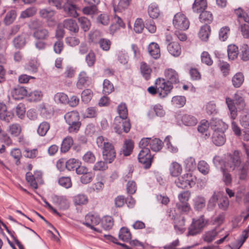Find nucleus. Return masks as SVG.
<instances>
[{"instance_id":"nucleus-1","label":"nucleus","mask_w":249,"mask_h":249,"mask_svg":"<svg viewBox=\"0 0 249 249\" xmlns=\"http://www.w3.org/2000/svg\"><path fill=\"white\" fill-rule=\"evenodd\" d=\"M240 164V153L238 151L235 150L233 154L228 158L225 163V167L227 170H233L236 168L240 179H245L248 176L249 161H247L241 165Z\"/></svg>"},{"instance_id":"nucleus-2","label":"nucleus","mask_w":249,"mask_h":249,"mask_svg":"<svg viewBox=\"0 0 249 249\" xmlns=\"http://www.w3.org/2000/svg\"><path fill=\"white\" fill-rule=\"evenodd\" d=\"M155 84L157 88L151 86L148 88V91L152 95L158 93L161 98L165 97L173 89V86L166 83L165 80L163 78H159L156 81Z\"/></svg>"},{"instance_id":"nucleus-3","label":"nucleus","mask_w":249,"mask_h":249,"mask_svg":"<svg viewBox=\"0 0 249 249\" xmlns=\"http://www.w3.org/2000/svg\"><path fill=\"white\" fill-rule=\"evenodd\" d=\"M226 102L230 111L231 118L232 120L235 119L237 116V110L235 105L239 109H242L245 106V102L243 98L239 94L236 93L233 99L227 97Z\"/></svg>"},{"instance_id":"nucleus-4","label":"nucleus","mask_w":249,"mask_h":249,"mask_svg":"<svg viewBox=\"0 0 249 249\" xmlns=\"http://www.w3.org/2000/svg\"><path fill=\"white\" fill-rule=\"evenodd\" d=\"M207 224L204 216L201 215L197 219H193L192 224L188 228L187 236H195L200 233Z\"/></svg>"},{"instance_id":"nucleus-5","label":"nucleus","mask_w":249,"mask_h":249,"mask_svg":"<svg viewBox=\"0 0 249 249\" xmlns=\"http://www.w3.org/2000/svg\"><path fill=\"white\" fill-rule=\"evenodd\" d=\"M196 178L191 174L187 173L178 177L175 183L177 186L181 189L191 188L196 184Z\"/></svg>"},{"instance_id":"nucleus-6","label":"nucleus","mask_w":249,"mask_h":249,"mask_svg":"<svg viewBox=\"0 0 249 249\" xmlns=\"http://www.w3.org/2000/svg\"><path fill=\"white\" fill-rule=\"evenodd\" d=\"M175 27L180 30H187L190 25V22L186 16L180 13L176 14L173 21Z\"/></svg>"},{"instance_id":"nucleus-7","label":"nucleus","mask_w":249,"mask_h":249,"mask_svg":"<svg viewBox=\"0 0 249 249\" xmlns=\"http://www.w3.org/2000/svg\"><path fill=\"white\" fill-rule=\"evenodd\" d=\"M114 128L116 133L121 134L122 132L128 133L131 128L129 120L120 119V118L115 117L114 122Z\"/></svg>"},{"instance_id":"nucleus-8","label":"nucleus","mask_w":249,"mask_h":249,"mask_svg":"<svg viewBox=\"0 0 249 249\" xmlns=\"http://www.w3.org/2000/svg\"><path fill=\"white\" fill-rule=\"evenodd\" d=\"M103 157L106 162L112 163L116 157V152L113 144L110 142L107 143L103 147Z\"/></svg>"},{"instance_id":"nucleus-9","label":"nucleus","mask_w":249,"mask_h":249,"mask_svg":"<svg viewBox=\"0 0 249 249\" xmlns=\"http://www.w3.org/2000/svg\"><path fill=\"white\" fill-rule=\"evenodd\" d=\"M100 222V218L98 215L88 214L86 215L85 221L83 224L97 232H101L98 229L94 227L96 225L99 224Z\"/></svg>"},{"instance_id":"nucleus-10","label":"nucleus","mask_w":249,"mask_h":249,"mask_svg":"<svg viewBox=\"0 0 249 249\" xmlns=\"http://www.w3.org/2000/svg\"><path fill=\"white\" fill-rule=\"evenodd\" d=\"M164 75L167 80L166 83L172 86L179 82V78L178 73L174 69H167L164 71Z\"/></svg>"},{"instance_id":"nucleus-11","label":"nucleus","mask_w":249,"mask_h":249,"mask_svg":"<svg viewBox=\"0 0 249 249\" xmlns=\"http://www.w3.org/2000/svg\"><path fill=\"white\" fill-rule=\"evenodd\" d=\"M210 124L213 132H225L228 128V125L224 122L217 118H213Z\"/></svg>"},{"instance_id":"nucleus-12","label":"nucleus","mask_w":249,"mask_h":249,"mask_svg":"<svg viewBox=\"0 0 249 249\" xmlns=\"http://www.w3.org/2000/svg\"><path fill=\"white\" fill-rule=\"evenodd\" d=\"M14 116L13 113L7 111L6 106L3 103H0V120L8 123L12 120Z\"/></svg>"},{"instance_id":"nucleus-13","label":"nucleus","mask_w":249,"mask_h":249,"mask_svg":"<svg viewBox=\"0 0 249 249\" xmlns=\"http://www.w3.org/2000/svg\"><path fill=\"white\" fill-rule=\"evenodd\" d=\"M62 8L68 16L74 18L78 16L76 5L70 2L69 0L65 1Z\"/></svg>"},{"instance_id":"nucleus-14","label":"nucleus","mask_w":249,"mask_h":249,"mask_svg":"<svg viewBox=\"0 0 249 249\" xmlns=\"http://www.w3.org/2000/svg\"><path fill=\"white\" fill-rule=\"evenodd\" d=\"M36 30L33 33V36L36 40H47L50 36L49 31L43 28L36 27Z\"/></svg>"},{"instance_id":"nucleus-15","label":"nucleus","mask_w":249,"mask_h":249,"mask_svg":"<svg viewBox=\"0 0 249 249\" xmlns=\"http://www.w3.org/2000/svg\"><path fill=\"white\" fill-rule=\"evenodd\" d=\"M212 139L213 143L216 146H221L223 145L226 142L224 132H213Z\"/></svg>"},{"instance_id":"nucleus-16","label":"nucleus","mask_w":249,"mask_h":249,"mask_svg":"<svg viewBox=\"0 0 249 249\" xmlns=\"http://www.w3.org/2000/svg\"><path fill=\"white\" fill-rule=\"evenodd\" d=\"M89 81V78L85 71H81L78 77L76 86L79 89H82Z\"/></svg>"},{"instance_id":"nucleus-17","label":"nucleus","mask_w":249,"mask_h":249,"mask_svg":"<svg viewBox=\"0 0 249 249\" xmlns=\"http://www.w3.org/2000/svg\"><path fill=\"white\" fill-rule=\"evenodd\" d=\"M193 201L194 209L196 211H201L206 206V199L202 196H196Z\"/></svg>"},{"instance_id":"nucleus-18","label":"nucleus","mask_w":249,"mask_h":249,"mask_svg":"<svg viewBox=\"0 0 249 249\" xmlns=\"http://www.w3.org/2000/svg\"><path fill=\"white\" fill-rule=\"evenodd\" d=\"M26 89L23 87L18 86L12 91V95L15 100H20L27 94Z\"/></svg>"},{"instance_id":"nucleus-19","label":"nucleus","mask_w":249,"mask_h":249,"mask_svg":"<svg viewBox=\"0 0 249 249\" xmlns=\"http://www.w3.org/2000/svg\"><path fill=\"white\" fill-rule=\"evenodd\" d=\"M148 51L150 55L155 59L159 58L160 56V47L156 43H151L148 46Z\"/></svg>"},{"instance_id":"nucleus-20","label":"nucleus","mask_w":249,"mask_h":249,"mask_svg":"<svg viewBox=\"0 0 249 249\" xmlns=\"http://www.w3.org/2000/svg\"><path fill=\"white\" fill-rule=\"evenodd\" d=\"M207 7L206 0H195L192 6L194 12L200 13Z\"/></svg>"},{"instance_id":"nucleus-21","label":"nucleus","mask_w":249,"mask_h":249,"mask_svg":"<svg viewBox=\"0 0 249 249\" xmlns=\"http://www.w3.org/2000/svg\"><path fill=\"white\" fill-rule=\"evenodd\" d=\"M175 220V229L179 233H183L186 230V228L185 227V218L183 216H180L179 217Z\"/></svg>"},{"instance_id":"nucleus-22","label":"nucleus","mask_w":249,"mask_h":249,"mask_svg":"<svg viewBox=\"0 0 249 249\" xmlns=\"http://www.w3.org/2000/svg\"><path fill=\"white\" fill-rule=\"evenodd\" d=\"M63 26L74 33H77L79 31V27L76 21L72 19H67L64 20Z\"/></svg>"},{"instance_id":"nucleus-23","label":"nucleus","mask_w":249,"mask_h":249,"mask_svg":"<svg viewBox=\"0 0 249 249\" xmlns=\"http://www.w3.org/2000/svg\"><path fill=\"white\" fill-rule=\"evenodd\" d=\"M167 49L169 53L174 56H178L181 53V47L178 42H173L168 44Z\"/></svg>"},{"instance_id":"nucleus-24","label":"nucleus","mask_w":249,"mask_h":249,"mask_svg":"<svg viewBox=\"0 0 249 249\" xmlns=\"http://www.w3.org/2000/svg\"><path fill=\"white\" fill-rule=\"evenodd\" d=\"M54 201L57 204L60 209L66 210L70 206V202L66 196H54Z\"/></svg>"},{"instance_id":"nucleus-25","label":"nucleus","mask_w":249,"mask_h":249,"mask_svg":"<svg viewBox=\"0 0 249 249\" xmlns=\"http://www.w3.org/2000/svg\"><path fill=\"white\" fill-rule=\"evenodd\" d=\"M140 70L141 74L146 80L150 79L152 69L145 62H142L140 65Z\"/></svg>"},{"instance_id":"nucleus-26","label":"nucleus","mask_w":249,"mask_h":249,"mask_svg":"<svg viewBox=\"0 0 249 249\" xmlns=\"http://www.w3.org/2000/svg\"><path fill=\"white\" fill-rule=\"evenodd\" d=\"M169 171L172 177H178L182 172V167L178 163L173 162L170 166Z\"/></svg>"},{"instance_id":"nucleus-27","label":"nucleus","mask_w":249,"mask_h":249,"mask_svg":"<svg viewBox=\"0 0 249 249\" xmlns=\"http://www.w3.org/2000/svg\"><path fill=\"white\" fill-rule=\"evenodd\" d=\"M73 143L72 138L70 136L66 137L62 141L61 143L60 150L62 153L68 152Z\"/></svg>"},{"instance_id":"nucleus-28","label":"nucleus","mask_w":249,"mask_h":249,"mask_svg":"<svg viewBox=\"0 0 249 249\" xmlns=\"http://www.w3.org/2000/svg\"><path fill=\"white\" fill-rule=\"evenodd\" d=\"M211 32L210 26L207 24L202 26L199 33V38L202 40L206 41L210 36Z\"/></svg>"},{"instance_id":"nucleus-29","label":"nucleus","mask_w":249,"mask_h":249,"mask_svg":"<svg viewBox=\"0 0 249 249\" xmlns=\"http://www.w3.org/2000/svg\"><path fill=\"white\" fill-rule=\"evenodd\" d=\"M55 103L66 105L68 102V96L64 92L56 93L53 97Z\"/></svg>"},{"instance_id":"nucleus-30","label":"nucleus","mask_w":249,"mask_h":249,"mask_svg":"<svg viewBox=\"0 0 249 249\" xmlns=\"http://www.w3.org/2000/svg\"><path fill=\"white\" fill-rule=\"evenodd\" d=\"M64 118L67 124L80 120V116L78 111H71L67 112L65 115Z\"/></svg>"},{"instance_id":"nucleus-31","label":"nucleus","mask_w":249,"mask_h":249,"mask_svg":"<svg viewBox=\"0 0 249 249\" xmlns=\"http://www.w3.org/2000/svg\"><path fill=\"white\" fill-rule=\"evenodd\" d=\"M228 54L229 59L234 60L239 53L238 48L235 45H229L228 47Z\"/></svg>"},{"instance_id":"nucleus-32","label":"nucleus","mask_w":249,"mask_h":249,"mask_svg":"<svg viewBox=\"0 0 249 249\" xmlns=\"http://www.w3.org/2000/svg\"><path fill=\"white\" fill-rule=\"evenodd\" d=\"M148 12L150 17L152 18H158L160 14L159 7L156 3H152L149 6Z\"/></svg>"},{"instance_id":"nucleus-33","label":"nucleus","mask_w":249,"mask_h":249,"mask_svg":"<svg viewBox=\"0 0 249 249\" xmlns=\"http://www.w3.org/2000/svg\"><path fill=\"white\" fill-rule=\"evenodd\" d=\"M119 237L120 239L124 242H128L131 238V234L129 229L125 227L122 228L119 232Z\"/></svg>"},{"instance_id":"nucleus-34","label":"nucleus","mask_w":249,"mask_h":249,"mask_svg":"<svg viewBox=\"0 0 249 249\" xmlns=\"http://www.w3.org/2000/svg\"><path fill=\"white\" fill-rule=\"evenodd\" d=\"M181 121L182 123L187 126H194L197 123V120L196 117L188 114L183 115L182 117Z\"/></svg>"},{"instance_id":"nucleus-35","label":"nucleus","mask_w":249,"mask_h":249,"mask_svg":"<svg viewBox=\"0 0 249 249\" xmlns=\"http://www.w3.org/2000/svg\"><path fill=\"white\" fill-rule=\"evenodd\" d=\"M134 147V143L132 140H126L125 141L123 148V154L125 156H127L130 155L132 152Z\"/></svg>"},{"instance_id":"nucleus-36","label":"nucleus","mask_w":249,"mask_h":249,"mask_svg":"<svg viewBox=\"0 0 249 249\" xmlns=\"http://www.w3.org/2000/svg\"><path fill=\"white\" fill-rule=\"evenodd\" d=\"M50 128V124L47 122H43L38 126L37 132L40 136H44Z\"/></svg>"},{"instance_id":"nucleus-37","label":"nucleus","mask_w":249,"mask_h":249,"mask_svg":"<svg viewBox=\"0 0 249 249\" xmlns=\"http://www.w3.org/2000/svg\"><path fill=\"white\" fill-rule=\"evenodd\" d=\"M117 111L119 115L118 118L120 119L125 120L128 115V111L126 105L124 103H121L119 105L117 108Z\"/></svg>"},{"instance_id":"nucleus-38","label":"nucleus","mask_w":249,"mask_h":249,"mask_svg":"<svg viewBox=\"0 0 249 249\" xmlns=\"http://www.w3.org/2000/svg\"><path fill=\"white\" fill-rule=\"evenodd\" d=\"M81 29L84 32H87L89 30L91 23L90 20L85 17H81L78 18Z\"/></svg>"},{"instance_id":"nucleus-39","label":"nucleus","mask_w":249,"mask_h":249,"mask_svg":"<svg viewBox=\"0 0 249 249\" xmlns=\"http://www.w3.org/2000/svg\"><path fill=\"white\" fill-rule=\"evenodd\" d=\"M73 201L76 205H85L88 202V198L85 195L78 194L74 196Z\"/></svg>"},{"instance_id":"nucleus-40","label":"nucleus","mask_w":249,"mask_h":249,"mask_svg":"<svg viewBox=\"0 0 249 249\" xmlns=\"http://www.w3.org/2000/svg\"><path fill=\"white\" fill-rule=\"evenodd\" d=\"M162 144L161 140L158 138H155L151 140L150 147L153 151L158 152L161 149Z\"/></svg>"},{"instance_id":"nucleus-41","label":"nucleus","mask_w":249,"mask_h":249,"mask_svg":"<svg viewBox=\"0 0 249 249\" xmlns=\"http://www.w3.org/2000/svg\"><path fill=\"white\" fill-rule=\"evenodd\" d=\"M244 80L243 74L241 72L237 73L232 77V84L234 87L239 88L243 84Z\"/></svg>"},{"instance_id":"nucleus-42","label":"nucleus","mask_w":249,"mask_h":249,"mask_svg":"<svg viewBox=\"0 0 249 249\" xmlns=\"http://www.w3.org/2000/svg\"><path fill=\"white\" fill-rule=\"evenodd\" d=\"M39 63L36 59H32L30 61L29 64L25 66V69L33 73L37 71Z\"/></svg>"},{"instance_id":"nucleus-43","label":"nucleus","mask_w":249,"mask_h":249,"mask_svg":"<svg viewBox=\"0 0 249 249\" xmlns=\"http://www.w3.org/2000/svg\"><path fill=\"white\" fill-rule=\"evenodd\" d=\"M199 19L201 22L210 23L213 20V14L210 12L204 10L200 13Z\"/></svg>"},{"instance_id":"nucleus-44","label":"nucleus","mask_w":249,"mask_h":249,"mask_svg":"<svg viewBox=\"0 0 249 249\" xmlns=\"http://www.w3.org/2000/svg\"><path fill=\"white\" fill-rule=\"evenodd\" d=\"M218 200V195L214 192L208 201L207 206V209L208 211H212L214 209Z\"/></svg>"},{"instance_id":"nucleus-45","label":"nucleus","mask_w":249,"mask_h":249,"mask_svg":"<svg viewBox=\"0 0 249 249\" xmlns=\"http://www.w3.org/2000/svg\"><path fill=\"white\" fill-rule=\"evenodd\" d=\"M67 124L69 125L68 130L70 133H77L81 125L80 120L67 123Z\"/></svg>"},{"instance_id":"nucleus-46","label":"nucleus","mask_w":249,"mask_h":249,"mask_svg":"<svg viewBox=\"0 0 249 249\" xmlns=\"http://www.w3.org/2000/svg\"><path fill=\"white\" fill-rule=\"evenodd\" d=\"M95 176L94 173L88 171L80 177V181L82 184H87L92 181Z\"/></svg>"},{"instance_id":"nucleus-47","label":"nucleus","mask_w":249,"mask_h":249,"mask_svg":"<svg viewBox=\"0 0 249 249\" xmlns=\"http://www.w3.org/2000/svg\"><path fill=\"white\" fill-rule=\"evenodd\" d=\"M218 234V232L215 229L206 232L203 235V239L205 241L211 242Z\"/></svg>"},{"instance_id":"nucleus-48","label":"nucleus","mask_w":249,"mask_h":249,"mask_svg":"<svg viewBox=\"0 0 249 249\" xmlns=\"http://www.w3.org/2000/svg\"><path fill=\"white\" fill-rule=\"evenodd\" d=\"M230 29L228 26L222 27L219 31V38L222 41L227 40L230 34Z\"/></svg>"},{"instance_id":"nucleus-49","label":"nucleus","mask_w":249,"mask_h":249,"mask_svg":"<svg viewBox=\"0 0 249 249\" xmlns=\"http://www.w3.org/2000/svg\"><path fill=\"white\" fill-rule=\"evenodd\" d=\"M21 128L18 124H14L9 126L8 131L14 136H18L21 132Z\"/></svg>"},{"instance_id":"nucleus-50","label":"nucleus","mask_w":249,"mask_h":249,"mask_svg":"<svg viewBox=\"0 0 249 249\" xmlns=\"http://www.w3.org/2000/svg\"><path fill=\"white\" fill-rule=\"evenodd\" d=\"M103 228L106 230L111 229L113 225V220L111 216H105L102 221Z\"/></svg>"},{"instance_id":"nucleus-51","label":"nucleus","mask_w":249,"mask_h":249,"mask_svg":"<svg viewBox=\"0 0 249 249\" xmlns=\"http://www.w3.org/2000/svg\"><path fill=\"white\" fill-rule=\"evenodd\" d=\"M241 54L240 55L241 58L244 61L249 60V47L246 44H243L240 49Z\"/></svg>"},{"instance_id":"nucleus-52","label":"nucleus","mask_w":249,"mask_h":249,"mask_svg":"<svg viewBox=\"0 0 249 249\" xmlns=\"http://www.w3.org/2000/svg\"><path fill=\"white\" fill-rule=\"evenodd\" d=\"M82 160L86 163H93L95 162L96 158L92 152L89 151L83 155Z\"/></svg>"},{"instance_id":"nucleus-53","label":"nucleus","mask_w":249,"mask_h":249,"mask_svg":"<svg viewBox=\"0 0 249 249\" xmlns=\"http://www.w3.org/2000/svg\"><path fill=\"white\" fill-rule=\"evenodd\" d=\"M191 192L189 191H183L178 195V203L188 202L191 197Z\"/></svg>"},{"instance_id":"nucleus-54","label":"nucleus","mask_w":249,"mask_h":249,"mask_svg":"<svg viewBox=\"0 0 249 249\" xmlns=\"http://www.w3.org/2000/svg\"><path fill=\"white\" fill-rule=\"evenodd\" d=\"M84 14L93 16L98 14V9L95 5L87 6L83 9Z\"/></svg>"},{"instance_id":"nucleus-55","label":"nucleus","mask_w":249,"mask_h":249,"mask_svg":"<svg viewBox=\"0 0 249 249\" xmlns=\"http://www.w3.org/2000/svg\"><path fill=\"white\" fill-rule=\"evenodd\" d=\"M172 102L178 107H182L186 103V98L183 96H174L172 99Z\"/></svg>"},{"instance_id":"nucleus-56","label":"nucleus","mask_w":249,"mask_h":249,"mask_svg":"<svg viewBox=\"0 0 249 249\" xmlns=\"http://www.w3.org/2000/svg\"><path fill=\"white\" fill-rule=\"evenodd\" d=\"M17 16L16 12L15 10H12L8 12L5 18L4 22L6 25L11 24L15 19Z\"/></svg>"},{"instance_id":"nucleus-57","label":"nucleus","mask_w":249,"mask_h":249,"mask_svg":"<svg viewBox=\"0 0 249 249\" xmlns=\"http://www.w3.org/2000/svg\"><path fill=\"white\" fill-rule=\"evenodd\" d=\"M114 90L113 84L107 79H105L103 82V93L108 94Z\"/></svg>"},{"instance_id":"nucleus-58","label":"nucleus","mask_w":249,"mask_h":249,"mask_svg":"<svg viewBox=\"0 0 249 249\" xmlns=\"http://www.w3.org/2000/svg\"><path fill=\"white\" fill-rule=\"evenodd\" d=\"M131 1V0H120L117 8L114 7V11H123L128 7Z\"/></svg>"},{"instance_id":"nucleus-59","label":"nucleus","mask_w":249,"mask_h":249,"mask_svg":"<svg viewBox=\"0 0 249 249\" xmlns=\"http://www.w3.org/2000/svg\"><path fill=\"white\" fill-rule=\"evenodd\" d=\"M79 164V160L75 159H71L65 162V167L69 170H74Z\"/></svg>"},{"instance_id":"nucleus-60","label":"nucleus","mask_w":249,"mask_h":249,"mask_svg":"<svg viewBox=\"0 0 249 249\" xmlns=\"http://www.w3.org/2000/svg\"><path fill=\"white\" fill-rule=\"evenodd\" d=\"M42 97V92L40 90H35L29 94V100L36 102L41 100Z\"/></svg>"},{"instance_id":"nucleus-61","label":"nucleus","mask_w":249,"mask_h":249,"mask_svg":"<svg viewBox=\"0 0 249 249\" xmlns=\"http://www.w3.org/2000/svg\"><path fill=\"white\" fill-rule=\"evenodd\" d=\"M92 97V92L90 89H86L81 93V98L83 102L88 103Z\"/></svg>"},{"instance_id":"nucleus-62","label":"nucleus","mask_w":249,"mask_h":249,"mask_svg":"<svg viewBox=\"0 0 249 249\" xmlns=\"http://www.w3.org/2000/svg\"><path fill=\"white\" fill-rule=\"evenodd\" d=\"M198 170L203 174L206 175L209 172V166L208 163L204 160H201L198 163Z\"/></svg>"},{"instance_id":"nucleus-63","label":"nucleus","mask_w":249,"mask_h":249,"mask_svg":"<svg viewBox=\"0 0 249 249\" xmlns=\"http://www.w3.org/2000/svg\"><path fill=\"white\" fill-rule=\"evenodd\" d=\"M177 209L182 213H188L191 210V207L188 202L177 203Z\"/></svg>"},{"instance_id":"nucleus-64","label":"nucleus","mask_w":249,"mask_h":249,"mask_svg":"<svg viewBox=\"0 0 249 249\" xmlns=\"http://www.w3.org/2000/svg\"><path fill=\"white\" fill-rule=\"evenodd\" d=\"M13 42L15 48H21L25 44V39L23 37L18 36L14 39Z\"/></svg>"}]
</instances>
